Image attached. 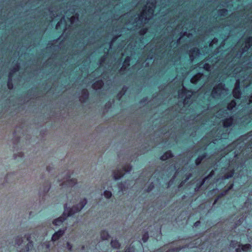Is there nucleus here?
Here are the masks:
<instances>
[{
  "mask_svg": "<svg viewBox=\"0 0 252 252\" xmlns=\"http://www.w3.org/2000/svg\"><path fill=\"white\" fill-rule=\"evenodd\" d=\"M87 203V200L86 198L82 199L78 204L73 206L72 207H67L66 203L64 205V212L63 215L55 219L53 221V224L55 225L60 226L68 217H71L74 214L79 212L85 206Z\"/></svg>",
  "mask_w": 252,
  "mask_h": 252,
  "instance_id": "f257e3e1",
  "label": "nucleus"
},
{
  "mask_svg": "<svg viewBox=\"0 0 252 252\" xmlns=\"http://www.w3.org/2000/svg\"><path fill=\"white\" fill-rule=\"evenodd\" d=\"M223 89V85L221 83H219L216 85L213 89L211 94L213 97L218 96L220 94V92Z\"/></svg>",
  "mask_w": 252,
  "mask_h": 252,
  "instance_id": "f03ea898",
  "label": "nucleus"
},
{
  "mask_svg": "<svg viewBox=\"0 0 252 252\" xmlns=\"http://www.w3.org/2000/svg\"><path fill=\"white\" fill-rule=\"evenodd\" d=\"M252 246L250 244H242L241 243L238 244V247L236 248V252H248L251 251Z\"/></svg>",
  "mask_w": 252,
  "mask_h": 252,
  "instance_id": "7ed1b4c3",
  "label": "nucleus"
},
{
  "mask_svg": "<svg viewBox=\"0 0 252 252\" xmlns=\"http://www.w3.org/2000/svg\"><path fill=\"white\" fill-rule=\"evenodd\" d=\"M200 54V50L197 47H194L191 49L189 51V56L191 61Z\"/></svg>",
  "mask_w": 252,
  "mask_h": 252,
  "instance_id": "20e7f679",
  "label": "nucleus"
},
{
  "mask_svg": "<svg viewBox=\"0 0 252 252\" xmlns=\"http://www.w3.org/2000/svg\"><path fill=\"white\" fill-rule=\"evenodd\" d=\"M233 97L237 99H240L242 94L239 84H236L232 91Z\"/></svg>",
  "mask_w": 252,
  "mask_h": 252,
  "instance_id": "39448f33",
  "label": "nucleus"
},
{
  "mask_svg": "<svg viewBox=\"0 0 252 252\" xmlns=\"http://www.w3.org/2000/svg\"><path fill=\"white\" fill-rule=\"evenodd\" d=\"M232 163L229 165V169L228 171L224 174L223 178L224 179H228L233 177L235 173V170L234 167L231 168V165Z\"/></svg>",
  "mask_w": 252,
  "mask_h": 252,
  "instance_id": "423d86ee",
  "label": "nucleus"
},
{
  "mask_svg": "<svg viewBox=\"0 0 252 252\" xmlns=\"http://www.w3.org/2000/svg\"><path fill=\"white\" fill-rule=\"evenodd\" d=\"M64 232V229H59L53 234L52 237L51 238L52 241L55 242L59 240L62 236L63 235Z\"/></svg>",
  "mask_w": 252,
  "mask_h": 252,
  "instance_id": "0eeeda50",
  "label": "nucleus"
},
{
  "mask_svg": "<svg viewBox=\"0 0 252 252\" xmlns=\"http://www.w3.org/2000/svg\"><path fill=\"white\" fill-rule=\"evenodd\" d=\"M25 237H26L27 241H28V243L25 246V252H29L30 250H32L33 247V243L32 241L31 240V235L30 234H26Z\"/></svg>",
  "mask_w": 252,
  "mask_h": 252,
  "instance_id": "6e6552de",
  "label": "nucleus"
},
{
  "mask_svg": "<svg viewBox=\"0 0 252 252\" xmlns=\"http://www.w3.org/2000/svg\"><path fill=\"white\" fill-rule=\"evenodd\" d=\"M233 119L232 116L224 119L222 121V126L224 128H228L233 125Z\"/></svg>",
  "mask_w": 252,
  "mask_h": 252,
  "instance_id": "1a4fd4ad",
  "label": "nucleus"
},
{
  "mask_svg": "<svg viewBox=\"0 0 252 252\" xmlns=\"http://www.w3.org/2000/svg\"><path fill=\"white\" fill-rule=\"evenodd\" d=\"M70 174L67 175V180L63 182L62 185H66L69 187H73L77 184V180L75 178H70Z\"/></svg>",
  "mask_w": 252,
  "mask_h": 252,
  "instance_id": "9d476101",
  "label": "nucleus"
},
{
  "mask_svg": "<svg viewBox=\"0 0 252 252\" xmlns=\"http://www.w3.org/2000/svg\"><path fill=\"white\" fill-rule=\"evenodd\" d=\"M174 157V155L171 150H168L164 152L163 154L160 156V159L162 161H165L170 158Z\"/></svg>",
  "mask_w": 252,
  "mask_h": 252,
  "instance_id": "9b49d317",
  "label": "nucleus"
},
{
  "mask_svg": "<svg viewBox=\"0 0 252 252\" xmlns=\"http://www.w3.org/2000/svg\"><path fill=\"white\" fill-rule=\"evenodd\" d=\"M89 98V94L88 90L86 89H84L82 90V96L80 98V100L82 102H86Z\"/></svg>",
  "mask_w": 252,
  "mask_h": 252,
  "instance_id": "f8f14e48",
  "label": "nucleus"
},
{
  "mask_svg": "<svg viewBox=\"0 0 252 252\" xmlns=\"http://www.w3.org/2000/svg\"><path fill=\"white\" fill-rule=\"evenodd\" d=\"M214 174V171L212 170L211 171L210 174L206 176L205 178H204L201 181H200L198 182L196 184V188L199 189L201 187H202L204 184L205 183V181L208 180L210 177L212 176V175Z\"/></svg>",
  "mask_w": 252,
  "mask_h": 252,
  "instance_id": "ddd939ff",
  "label": "nucleus"
},
{
  "mask_svg": "<svg viewBox=\"0 0 252 252\" xmlns=\"http://www.w3.org/2000/svg\"><path fill=\"white\" fill-rule=\"evenodd\" d=\"M125 173H124L121 169L115 170L113 172V178L115 180L120 179L124 177Z\"/></svg>",
  "mask_w": 252,
  "mask_h": 252,
  "instance_id": "4468645a",
  "label": "nucleus"
},
{
  "mask_svg": "<svg viewBox=\"0 0 252 252\" xmlns=\"http://www.w3.org/2000/svg\"><path fill=\"white\" fill-rule=\"evenodd\" d=\"M104 86V82L101 80H97L95 81L92 85V88L94 89H96V88L98 89H101Z\"/></svg>",
  "mask_w": 252,
  "mask_h": 252,
  "instance_id": "2eb2a0df",
  "label": "nucleus"
},
{
  "mask_svg": "<svg viewBox=\"0 0 252 252\" xmlns=\"http://www.w3.org/2000/svg\"><path fill=\"white\" fill-rule=\"evenodd\" d=\"M130 57L127 56L125 58L121 70H126L130 66Z\"/></svg>",
  "mask_w": 252,
  "mask_h": 252,
  "instance_id": "dca6fc26",
  "label": "nucleus"
},
{
  "mask_svg": "<svg viewBox=\"0 0 252 252\" xmlns=\"http://www.w3.org/2000/svg\"><path fill=\"white\" fill-rule=\"evenodd\" d=\"M207 154L206 152L199 155L197 156L196 158L195 159V163L196 165L200 164L201 161L206 157Z\"/></svg>",
  "mask_w": 252,
  "mask_h": 252,
  "instance_id": "f3484780",
  "label": "nucleus"
},
{
  "mask_svg": "<svg viewBox=\"0 0 252 252\" xmlns=\"http://www.w3.org/2000/svg\"><path fill=\"white\" fill-rule=\"evenodd\" d=\"M5 1H0V2H5ZM7 2H12L13 1H7ZM15 2H25V3H29V4H30V3H32V2H36L37 3H39V2H42L44 3H46V2H60V1H14ZM62 2H63V1H61Z\"/></svg>",
  "mask_w": 252,
  "mask_h": 252,
  "instance_id": "a211bd4d",
  "label": "nucleus"
},
{
  "mask_svg": "<svg viewBox=\"0 0 252 252\" xmlns=\"http://www.w3.org/2000/svg\"><path fill=\"white\" fill-rule=\"evenodd\" d=\"M100 235L101 239L103 240H107L110 237L108 232L106 230H101Z\"/></svg>",
  "mask_w": 252,
  "mask_h": 252,
  "instance_id": "6ab92c4d",
  "label": "nucleus"
},
{
  "mask_svg": "<svg viewBox=\"0 0 252 252\" xmlns=\"http://www.w3.org/2000/svg\"><path fill=\"white\" fill-rule=\"evenodd\" d=\"M110 244L113 249L118 250L121 247V244L117 239L112 240Z\"/></svg>",
  "mask_w": 252,
  "mask_h": 252,
  "instance_id": "aec40b11",
  "label": "nucleus"
},
{
  "mask_svg": "<svg viewBox=\"0 0 252 252\" xmlns=\"http://www.w3.org/2000/svg\"><path fill=\"white\" fill-rule=\"evenodd\" d=\"M228 193L227 191L225 189H223L220 193L215 198L214 204H216L217 201L221 198L225 196Z\"/></svg>",
  "mask_w": 252,
  "mask_h": 252,
  "instance_id": "412c9836",
  "label": "nucleus"
},
{
  "mask_svg": "<svg viewBox=\"0 0 252 252\" xmlns=\"http://www.w3.org/2000/svg\"><path fill=\"white\" fill-rule=\"evenodd\" d=\"M245 42L246 44L245 47L248 50L252 46V36L247 37Z\"/></svg>",
  "mask_w": 252,
  "mask_h": 252,
  "instance_id": "4be33fe9",
  "label": "nucleus"
},
{
  "mask_svg": "<svg viewBox=\"0 0 252 252\" xmlns=\"http://www.w3.org/2000/svg\"><path fill=\"white\" fill-rule=\"evenodd\" d=\"M237 103L235 100L233 99L227 103V109L228 110H232L233 108H235Z\"/></svg>",
  "mask_w": 252,
  "mask_h": 252,
  "instance_id": "5701e85b",
  "label": "nucleus"
},
{
  "mask_svg": "<svg viewBox=\"0 0 252 252\" xmlns=\"http://www.w3.org/2000/svg\"><path fill=\"white\" fill-rule=\"evenodd\" d=\"M23 238L20 236H17L14 238L15 245L18 247H20L23 243Z\"/></svg>",
  "mask_w": 252,
  "mask_h": 252,
  "instance_id": "b1692460",
  "label": "nucleus"
},
{
  "mask_svg": "<svg viewBox=\"0 0 252 252\" xmlns=\"http://www.w3.org/2000/svg\"><path fill=\"white\" fill-rule=\"evenodd\" d=\"M132 170V166L130 164H126L122 167V170H121L124 173H128L130 172Z\"/></svg>",
  "mask_w": 252,
  "mask_h": 252,
  "instance_id": "393cba45",
  "label": "nucleus"
},
{
  "mask_svg": "<svg viewBox=\"0 0 252 252\" xmlns=\"http://www.w3.org/2000/svg\"><path fill=\"white\" fill-rule=\"evenodd\" d=\"M20 69V65L19 64L17 63L14 64L13 66L12 69L11 70V71L9 73V77H11L12 76L13 73L18 71Z\"/></svg>",
  "mask_w": 252,
  "mask_h": 252,
  "instance_id": "a878e982",
  "label": "nucleus"
},
{
  "mask_svg": "<svg viewBox=\"0 0 252 252\" xmlns=\"http://www.w3.org/2000/svg\"><path fill=\"white\" fill-rule=\"evenodd\" d=\"M117 187L120 191H123L125 189V183L120 182L117 184Z\"/></svg>",
  "mask_w": 252,
  "mask_h": 252,
  "instance_id": "bb28decb",
  "label": "nucleus"
},
{
  "mask_svg": "<svg viewBox=\"0 0 252 252\" xmlns=\"http://www.w3.org/2000/svg\"><path fill=\"white\" fill-rule=\"evenodd\" d=\"M149 233L148 231L145 232V233L143 234L142 237V240L143 243H146L148 241L149 239Z\"/></svg>",
  "mask_w": 252,
  "mask_h": 252,
  "instance_id": "cd10ccee",
  "label": "nucleus"
},
{
  "mask_svg": "<svg viewBox=\"0 0 252 252\" xmlns=\"http://www.w3.org/2000/svg\"><path fill=\"white\" fill-rule=\"evenodd\" d=\"M104 197L107 199H109L111 197L112 194L111 191L105 190L103 192Z\"/></svg>",
  "mask_w": 252,
  "mask_h": 252,
  "instance_id": "c85d7f7f",
  "label": "nucleus"
},
{
  "mask_svg": "<svg viewBox=\"0 0 252 252\" xmlns=\"http://www.w3.org/2000/svg\"><path fill=\"white\" fill-rule=\"evenodd\" d=\"M240 242H238L237 241H236L235 240H231L230 242V246L232 248H235L236 246L238 247V244Z\"/></svg>",
  "mask_w": 252,
  "mask_h": 252,
  "instance_id": "c756f323",
  "label": "nucleus"
},
{
  "mask_svg": "<svg viewBox=\"0 0 252 252\" xmlns=\"http://www.w3.org/2000/svg\"><path fill=\"white\" fill-rule=\"evenodd\" d=\"M135 248L133 247L129 246L126 247L124 252H134Z\"/></svg>",
  "mask_w": 252,
  "mask_h": 252,
  "instance_id": "7c9ffc66",
  "label": "nucleus"
},
{
  "mask_svg": "<svg viewBox=\"0 0 252 252\" xmlns=\"http://www.w3.org/2000/svg\"><path fill=\"white\" fill-rule=\"evenodd\" d=\"M154 185L152 183L150 185H149L147 188L146 189V191L149 192L152 191L154 189Z\"/></svg>",
  "mask_w": 252,
  "mask_h": 252,
  "instance_id": "2f4dec72",
  "label": "nucleus"
},
{
  "mask_svg": "<svg viewBox=\"0 0 252 252\" xmlns=\"http://www.w3.org/2000/svg\"><path fill=\"white\" fill-rule=\"evenodd\" d=\"M234 186V183L233 182H231L230 183H229L227 186L226 189H225L228 192L230 190H231Z\"/></svg>",
  "mask_w": 252,
  "mask_h": 252,
  "instance_id": "473e14b6",
  "label": "nucleus"
},
{
  "mask_svg": "<svg viewBox=\"0 0 252 252\" xmlns=\"http://www.w3.org/2000/svg\"><path fill=\"white\" fill-rule=\"evenodd\" d=\"M66 247H67V248L69 252H72V251L73 246H72V245L70 242H67L66 243Z\"/></svg>",
  "mask_w": 252,
  "mask_h": 252,
  "instance_id": "72a5a7b5",
  "label": "nucleus"
},
{
  "mask_svg": "<svg viewBox=\"0 0 252 252\" xmlns=\"http://www.w3.org/2000/svg\"><path fill=\"white\" fill-rule=\"evenodd\" d=\"M7 87L10 90H11L12 89H13V83L11 81V80H9L8 82H7Z\"/></svg>",
  "mask_w": 252,
  "mask_h": 252,
  "instance_id": "f704fd0d",
  "label": "nucleus"
},
{
  "mask_svg": "<svg viewBox=\"0 0 252 252\" xmlns=\"http://www.w3.org/2000/svg\"><path fill=\"white\" fill-rule=\"evenodd\" d=\"M210 65L208 63H205L203 65V68L206 71H209Z\"/></svg>",
  "mask_w": 252,
  "mask_h": 252,
  "instance_id": "c9c22d12",
  "label": "nucleus"
},
{
  "mask_svg": "<svg viewBox=\"0 0 252 252\" xmlns=\"http://www.w3.org/2000/svg\"><path fill=\"white\" fill-rule=\"evenodd\" d=\"M47 184V187H46L44 189V191L46 193H47L49 191V190L51 188V183L49 182H48Z\"/></svg>",
  "mask_w": 252,
  "mask_h": 252,
  "instance_id": "e433bc0d",
  "label": "nucleus"
},
{
  "mask_svg": "<svg viewBox=\"0 0 252 252\" xmlns=\"http://www.w3.org/2000/svg\"><path fill=\"white\" fill-rule=\"evenodd\" d=\"M244 221V219L243 218H240L236 222V226L240 225Z\"/></svg>",
  "mask_w": 252,
  "mask_h": 252,
  "instance_id": "4c0bfd02",
  "label": "nucleus"
},
{
  "mask_svg": "<svg viewBox=\"0 0 252 252\" xmlns=\"http://www.w3.org/2000/svg\"><path fill=\"white\" fill-rule=\"evenodd\" d=\"M147 29L146 28H143L140 30L139 34L141 35L145 34L147 32Z\"/></svg>",
  "mask_w": 252,
  "mask_h": 252,
  "instance_id": "58836bf2",
  "label": "nucleus"
},
{
  "mask_svg": "<svg viewBox=\"0 0 252 252\" xmlns=\"http://www.w3.org/2000/svg\"><path fill=\"white\" fill-rule=\"evenodd\" d=\"M227 12V10L226 9L223 8L220 10V13L221 15H224L225 14H226Z\"/></svg>",
  "mask_w": 252,
  "mask_h": 252,
  "instance_id": "ea45409f",
  "label": "nucleus"
},
{
  "mask_svg": "<svg viewBox=\"0 0 252 252\" xmlns=\"http://www.w3.org/2000/svg\"><path fill=\"white\" fill-rule=\"evenodd\" d=\"M189 92V90H187L186 88L183 87V89L181 91V92H179V94L183 93V94H186Z\"/></svg>",
  "mask_w": 252,
  "mask_h": 252,
  "instance_id": "a19ab883",
  "label": "nucleus"
},
{
  "mask_svg": "<svg viewBox=\"0 0 252 252\" xmlns=\"http://www.w3.org/2000/svg\"><path fill=\"white\" fill-rule=\"evenodd\" d=\"M124 94V93H122V92H120L118 94H117V97H119V99H120V98L121 97V96H122V94Z\"/></svg>",
  "mask_w": 252,
  "mask_h": 252,
  "instance_id": "79ce46f5",
  "label": "nucleus"
},
{
  "mask_svg": "<svg viewBox=\"0 0 252 252\" xmlns=\"http://www.w3.org/2000/svg\"><path fill=\"white\" fill-rule=\"evenodd\" d=\"M105 61V58L104 57H101L100 59V63H104Z\"/></svg>",
  "mask_w": 252,
  "mask_h": 252,
  "instance_id": "37998d69",
  "label": "nucleus"
},
{
  "mask_svg": "<svg viewBox=\"0 0 252 252\" xmlns=\"http://www.w3.org/2000/svg\"><path fill=\"white\" fill-rule=\"evenodd\" d=\"M200 223V221H197L196 222H195L194 223V226H198L199 224Z\"/></svg>",
  "mask_w": 252,
  "mask_h": 252,
  "instance_id": "c03bdc74",
  "label": "nucleus"
},
{
  "mask_svg": "<svg viewBox=\"0 0 252 252\" xmlns=\"http://www.w3.org/2000/svg\"><path fill=\"white\" fill-rule=\"evenodd\" d=\"M190 176H191V174H189L188 175H187V177H186V180H189V178L190 177Z\"/></svg>",
  "mask_w": 252,
  "mask_h": 252,
  "instance_id": "a18cd8bd",
  "label": "nucleus"
},
{
  "mask_svg": "<svg viewBox=\"0 0 252 252\" xmlns=\"http://www.w3.org/2000/svg\"><path fill=\"white\" fill-rule=\"evenodd\" d=\"M147 100V97H144L143 98V99H142V101L143 102H145Z\"/></svg>",
  "mask_w": 252,
  "mask_h": 252,
  "instance_id": "49530a36",
  "label": "nucleus"
},
{
  "mask_svg": "<svg viewBox=\"0 0 252 252\" xmlns=\"http://www.w3.org/2000/svg\"><path fill=\"white\" fill-rule=\"evenodd\" d=\"M46 169L48 172L50 171V167L49 166L47 167Z\"/></svg>",
  "mask_w": 252,
  "mask_h": 252,
  "instance_id": "de8ad7c7",
  "label": "nucleus"
},
{
  "mask_svg": "<svg viewBox=\"0 0 252 252\" xmlns=\"http://www.w3.org/2000/svg\"><path fill=\"white\" fill-rule=\"evenodd\" d=\"M122 91L125 93L126 91V88L125 87H124L122 89Z\"/></svg>",
  "mask_w": 252,
  "mask_h": 252,
  "instance_id": "09e8293b",
  "label": "nucleus"
},
{
  "mask_svg": "<svg viewBox=\"0 0 252 252\" xmlns=\"http://www.w3.org/2000/svg\"><path fill=\"white\" fill-rule=\"evenodd\" d=\"M251 121H249L248 123H247V125H249Z\"/></svg>",
  "mask_w": 252,
  "mask_h": 252,
  "instance_id": "8fccbe9b",
  "label": "nucleus"
},
{
  "mask_svg": "<svg viewBox=\"0 0 252 252\" xmlns=\"http://www.w3.org/2000/svg\"><path fill=\"white\" fill-rule=\"evenodd\" d=\"M191 82H192V83H194V82L193 81V78L191 79Z\"/></svg>",
  "mask_w": 252,
  "mask_h": 252,
  "instance_id": "3c124183",
  "label": "nucleus"
},
{
  "mask_svg": "<svg viewBox=\"0 0 252 252\" xmlns=\"http://www.w3.org/2000/svg\"><path fill=\"white\" fill-rule=\"evenodd\" d=\"M82 249H84L85 248V247L84 246H83L82 247Z\"/></svg>",
  "mask_w": 252,
  "mask_h": 252,
  "instance_id": "603ef678",
  "label": "nucleus"
},
{
  "mask_svg": "<svg viewBox=\"0 0 252 252\" xmlns=\"http://www.w3.org/2000/svg\"><path fill=\"white\" fill-rule=\"evenodd\" d=\"M170 182H169V183H168V187H169V185H170Z\"/></svg>",
  "mask_w": 252,
  "mask_h": 252,
  "instance_id": "864d4df0",
  "label": "nucleus"
},
{
  "mask_svg": "<svg viewBox=\"0 0 252 252\" xmlns=\"http://www.w3.org/2000/svg\"><path fill=\"white\" fill-rule=\"evenodd\" d=\"M17 141L18 142V141H19V138H18V139H17Z\"/></svg>",
  "mask_w": 252,
  "mask_h": 252,
  "instance_id": "5fc2aeb1",
  "label": "nucleus"
},
{
  "mask_svg": "<svg viewBox=\"0 0 252 252\" xmlns=\"http://www.w3.org/2000/svg\"><path fill=\"white\" fill-rule=\"evenodd\" d=\"M250 102H251V103L252 102V100H250Z\"/></svg>",
  "mask_w": 252,
  "mask_h": 252,
  "instance_id": "6e6d98bb",
  "label": "nucleus"
}]
</instances>
